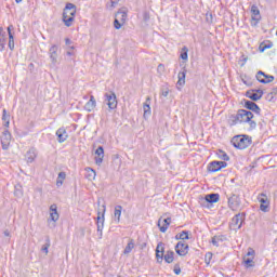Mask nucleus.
<instances>
[{"label":"nucleus","instance_id":"obj_1","mask_svg":"<svg viewBox=\"0 0 277 277\" xmlns=\"http://www.w3.org/2000/svg\"><path fill=\"white\" fill-rule=\"evenodd\" d=\"M77 14V5L68 2L63 11V23L65 27H72L75 23V15Z\"/></svg>","mask_w":277,"mask_h":277},{"label":"nucleus","instance_id":"obj_2","mask_svg":"<svg viewBox=\"0 0 277 277\" xmlns=\"http://www.w3.org/2000/svg\"><path fill=\"white\" fill-rule=\"evenodd\" d=\"M254 118V114L250 110L239 109L236 115L229 117V122L232 127L239 124V122H250Z\"/></svg>","mask_w":277,"mask_h":277},{"label":"nucleus","instance_id":"obj_3","mask_svg":"<svg viewBox=\"0 0 277 277\" xmlns=\"http://www.w3.org/2000/svg\"><path fill=\"white\" fill-rule=\"evenodd\" d=\"M230 142L234 148H238V150H246V148L252 144V138L242 134L234 136Z\"/></svg>","mask_w":277,"mask_h":277},{"label":"nucleus","instance_id":"obj_4","mask_svg":"<svg viewBox=\"0 0 277 277\" xmlns=\"http://www.w3.org/2000/svg\"><path fill=\"white\" fill-rule=\"evenodd\" d=\"M104 103L107 105L109 111L118 109V97L114 91H109L104 94Z\"/></svg>","mask_w":277,"mask_h":277},{"label":"nucleus","instance_id":"obj_5","mask_svg":"<svg viewBox=\"0 0 277 277\" xmlns=\"http://www.w3.org/2000/svg\"><path fill=\"white\" fill-rule=\"evenodd\" d=\"M246 220V213H238L236 214L229 224L230 228L233 230H239L241 228V225L243 224V221Z\"/></svg>","mask_w":277,"mask_h":277},{"label":"nucleus","instance_id":"obj_6","mask_svg":"<svg viewBox=\"0 0 277 277\" xmlns=\"http://www.w3.org/2000/svg\"><path fill=\"white\" fill-rule=\"evenodd\" d=\"M258 200L261 203L260 211H263V213H267V211H269V199L267 198V195H265V193H261L258 196Z\"/></svg>","mask_w":277,"mask_h":277},{"label":"nucleus","instance_id":"obj_7","mask_svg":"<svg viewBox=\"0 0 277 277\" xmlns=\"http://www.w3.org/2000/svg\"><path fill=\"white\" fill-rule=\"evenodd\" d=\"M228 207L232 211H237V209L241 207V199L239 198V195L232 194L228 197Z\"/></svg>","mask_w":277,"mask_h":277},{"label":"nucleus","instance_id":"obj_8","mask_svg":"<svg viewBox=\"0 0 277 277\" xmlns=\"http://www.w3.org/2000/svg\"><path fill=\"white\" fill-rule=\"evenodd\" d=\"M175 252L179 256H187L189 245L185 243V241H179L175 246Z\"/></svg>","mask_w":277,"mask_h":277},{"label":"nucleus","instance_id":"obj_9","mask_svg":"<svg viewBox=\"0 0 277 277\" xmlns=\"http://www.w3.org/2000/svg\"><path fill=\"white\" fill-rule=\"evenodd\" d=\"M12 142V134L9 130H4L1 136L2 150H8L10 148V143Z\"/></svg>","mask_w":277,"mask_h":277},{"label":"nucleus","instance_id":"obj_10","mask_svg":"<svg viewBox=\"0 0 277 277\" xmlns=\"http://www.w3.org/2000/svg\"><path fill=\"white\" fill-rule=\"evenodd\" d=\"M227 166H228V163L225 161L214 160L209 163L208 170H209V172H220V170H222V168H226Z\"/></svg>","mask_w":277,"mask_h":277},{"label":"nucleus","instance_id":"obj_11","mask_svg":"<svg viewBox=\"0 0 277 277\" xmlns=\"http://www.w3.org/2000/svg\"><path fill=\"white\" fill-rule=\"evenodd\" d=\"M256 79L260 83H272L274 81V76L272 75H266L262 70L258 71L256 74Z\"/></svg>","mask_w":277,"mask_h":277},{"label":"nucleus","instance_id":"obj_12","mask_svg":"<svg viewBox=\"0 0 277 277\" xmlns=\"http://www.w3.org/2000/svg\"><path fill=\"white\" fill-rule=\"evenodd\" d=\"M96 225H97L98 239H103V228L105 226V214L104 213L102 214V217H101V212H98Z\"/></svg>","mask_w":277,"mask_h":277},{"label":"nucleus","instance_id":"obj_13","mask_svg":"<svg viewBox=\"0 0 277 277\" xmlns=\"http://www.w3.org/2000/svg\"><path fill=\"white\" fill-rule=\"evenodd\" d=\"M245 107L246 109H249V111H253V114H258V116H261V107H259L256 103L246 100Z\"/></svg>","mask_w":277,"mask_h":277},{"label":"nucleus","instance_id":"obj_14","mask_svg":"<svg viewBox=\"0 0 277 277\" xmlns=\"http://www.w3.org/2000/svg\"><path fill=\"white\" fill-rule=\"evenodd\" d=\"M56 137H57L58 144H64V142L68 140V132L66 131V128H60L56 131Z\"/></svg>","mask_w":277,"mask_h":277},{"label":"nucleus","instance_id":"obj_15","mask_svg":"<svg viewBox=\"0 0 277 277\" xmlns=\"http://www.w3.org/2000/svg\"><path fill=\"white\" fill-rule=\"evenodd\" d=\"M58 50H60V48L56 44L52 45L49 50L50 60H51L53 66H56V64H57V57H58L57 51Z\"/></svg>","mask_w":277,"mask_h":277},{"label":"nucleus","instance_id":"obj_16","mask_svg":"<svg viewBox=\"0 0 277 277\" xmlns=\"http://www.w3.org/2000/svg\"><path fill=\"white\" fill-rule=\"evenodd\" d=\"M163 252H166V249L163 248V242H159L156 248V259L157 263H163Z\"/></svg>","mask_w":277,"mask_h":277},{"label":"nucleus","instance_id":"obj_17","mask_svg":"<svg viewBox=\"0 0 277 277\" xmlns=\"http://www.w3.org/2000/svg\"><path fill=\"white\" fill-rule=\"evenodd\" d=\"M171 222H172L171 217L159 219L158 220V227H159L160 233H166V230H168V226H170Z\"/></svg>","mask_w":277,"mask_h":277},{"label":"nucleus","instance_id":"obj_18","mask_svg":"<svg viewBox=\"0 0 277 277\" xmlns=\"http://www.w3.org/2000/svg\"><path fill=\"white\" fill-rule=\"evenodd\" d=\"M95 155H97V157H95V163L96 166H101L105 157V149L103 148V146L97 147V149L95 150Z\"/></svg>","mask_w":277,"mask_h":277},{"label":"nucleus","instance_id":"obj_19","mask_svg":"<svg viewBox=\"0 0 277 277\" xmlns=\"http://www.w3.org/2000/svg\"><path fill=\"white\" fill-rule=\"evenodd\" d=\"M251 18L255 22V25L259 23V21H261V11L259 10V6H251Z\"/></svg>","mask_w":277,"mask_h":277},{"label":"nucleus","instance_id":"obj_20","mask_svg":"<svg viewBox=\"0 0 277 277\" xmlns=\"http://www.w3.org/2000/svg\"><path fill=\"white\" fill-rule=\"evenodd\" d=\"M50 220L52 222H57L60 220V213H57V205L50 206Z\"/></svg>","mask_w":277,"mask_h":277},{"label":"nucleus","instance_id":"obj_21","mask_svg":"<svg viewBox=\"0 0 277 277\" xmlns=\"http://www.w3.org/2000/svg\"><path fill=\"white\" fill-rule=\"evenodd\" d=\"M85 111H94L96 109V98H94V95L90 96V100L84 105Z\"/></svg>","mask_w":277,"mask_h":277},{"label":"nucleus","instance_id":"obj_22","mask_svg":"<svg viewBox=\"0 0 277 277\" xmlns=\"http://www.w3.org/2000/svg\"><path fill=\"white\" fill-rule=\"evenodd\" d=\"M36 157H38V154L35 148H30L25 155L27 163H34V161H36Z\"/></svg>","mask_w":277,"mask_h":277},{"label":"nucleus","instance_id":"obj_23","mask_svg":"<svg viewBox=\"0 0 277 277\" xmlns=\"http://www.w3.org/2000/svg\"><path fill=\"white\" fill-rule=\"evenodd\" d=\"M205 200H206V202H209L210 205L219 202L220 201V194H215V193L208 194V195H206Z\"/></svg>","mask_w":277,"mask_h":277},{"label":"nucleus","instance_id":"obj_24","mask_svg":"<svg viewBox=\"0 0 277 277\" xmlns=\"http://www.w3.org/2000/svg\"><path fill=\"white\" fill-rule=\"evenodd\" d=\"M12 29H14L13 25H10L8 27V34H9V49L11 51H14V35L12 34Z\"/></svg>","mask_w":277,"mask_h":277},{"label":"nucleus","instance_id":"obj_25","mask_svg":"<svg viewBox=\"0 0 277 277\" xmlns=\"http://www.w3.org/2000/svg\"><path fill=\"white\" fill-rule=\"evenodd\" d=\"M116 18L120 21V23L127 22V9L122 8L116 13Z\"/></svg>","mask_w":277,"mask_h":277},{"label":"nucleus","instance_id":"obj_26","mask_svg":"<svg viewBox=\"0 0 277 277\" xmlns=\"http://www.w3.org/2000/svg\"><path fill=\"white\" fill-rule=\"evenodd\" d=\"M246 96H247V98H250L251 101H254V102L261 101V95L256 94L253 89L247 91Z\"/></svg>","mask_w":277,"mask_h":277},{"label":"nucleus","instance_id":"obj_27","mask_svg":"<svg viewBox=\"0 0 277 277\" xmlns=\"http://www.w3.org/2000/svg\"><path fill=\"white\" fill-rule=\"evenodd\" d=\"M143 109H144V118H146L147 116H150L151 110H150V97L146 98V102L143 105Z\"/></svg>","mask_w":277,"mask_h":277},{"label":"nucleus","instance_id":"obj_28","mask_svg":"<svg viewBox=\"0 0 277 277\" xmlns=\"http://www.w3.org/2000/svg\"><path fill=\"white\" fill-rule=\"evenodd\" d=\"M114 215H115V222L117 224H120V217L122 215V206H116L115 207Z\"/></svg>","mask_w":277,"mask_h":277},{"label":"nucleus","instance_id":"obj_29","mask_svg":"<svg viewBox=\"0 0 277 277\" xmlns=\"http://www.w3.org/2000/svg\"><path fill=\"white\" fill-rule=\"evenodd\" d=\"M186 75H187V70H183V71H180L179 74H177V85H180V87H183V85H185V77H186Z\"/></svg>","mask_w":277,"mask_h":277},{"label":"nucleus","instance_id":"obj_30","mask_svg":"<svg viewBox=\"0 0 277 277\" xmlns=\"http://www.w3.org/2000/svg\"><path fill=\"white\" fill-rule=\"evenodd\" d=\"M64 181H66V172H60L56 180V186L62 187V185H64Z\"/></svg>","mask_w":277,"mask_h":277},{"label":"nucleus","instance_id":"obj_31","mask_svg":"<svg viewBox=\"0 0 277 277\" xmlns=\"http://www.w3.org/2000/svg\"><path fill=\"white\" fill-rule=\"evenodd\" d=\"M219 159H222L223 161H230V157L228 156V154H226V151L219 149L216 153Z\"/></svg>","mask_w":277,"mask_h":277},{"label":"nucleus","instance_id":"obj_32","mask_svg":"<svg viewBox=\"0 0 277 277\" xmlns=\"http://www.w3.org/2000/svg\"><path fill=\"white\" fill-rule=\"evenodd\" d=\"M49 248H51V238L47 236L45 243L41 247V252H44V254H49Z\"/></svg>","mask_w":277,"mask_h":277},{"label":"nucleus","instance_id":"obj_33","mask_svg":"<svg viewBox=\"0 0 277 277\" xmlns=\"http://www.w3.org/2000/svg\"><path fill=\"white\" fill-rule=\"evenodd\" d=\"M164 261L170 264L174 263V251H167L164 254Z\"/></svg>","mask_w":277,"mask_h":277},{"label":"nucleus","instance_id":"obj_34","mask_svg":"<svg viewBox=\"0 0 277 277\" xmlns=\"http://www.w3.org/2000/svg\"><path fill=\"white\" fill-rule=\"evenodd\" d=\"M242 261L245 263V267H247V268L254 267V259L253 258L243 256Z\"/></svg>","mask_w":277,"mask_h":277},{"label":"nucleus","instance_id":"obj_35","mask_svg":"<svg viewBox=\"0 0 277 277\" xmlns=\"http://www.w3.org/2000/svg\"><path fill=\"white\" fill-rule=\"evenodd\" d=\"M133 248H135V242L133 241V239H131V240L128 242V245H127V247H126V249H124V251H123V254H131Z\"/></svg>","mask_w":277,"mask_h":277},{"label":"nucleus","instance_id":"obj_36","mask_svg":"<svg viewBox=\"0 0 277 277\" xmlns=\"http://www.w3.org/2000/svg\"><path fill=\"white\" fill-rule=\"evenodd\" d=\"M187 53H189V49H187V47H183L180 54L181 60H184L185 62H187L189 57Z\"/></svg>","mask_w":277,"mask_h":277},{"label":"nucleus","instance_id":"obj_37","mask_svg":"<svg viewBox=\"0 0 277 277\" xmlns=\"http://www.w3.org/2000/svg\"><path fill=\"white\" fill-rule=\"evenodd\" d=\"M87 172L89 173L87 175V179H89V181H92V180L96 179V171H94V169L87 168Z\"/></svg>","mask_w":277,"mask_h":277},{"label":"nucleus","instance_id":"obj_38","mask_svg":"<svg viewBox=\"0 0 277 277\" xmlns=\"http://www.w3.org/2000/svg\"><path fill=\"white\" fill-rule=\"evenodd\" d=\"M220 241H224V236H214L213 238H212V245H214L216 248H219L220 247Z\"/></svg>","mask_w":277,"mask_h":277},{"label":"nucleus","instance_id":"obj_39","mask_svg":"<svg viewBox=\"0 0 277 277\" xmlns=\"http://www.w3.org/2000/svg\"><path fill=\"white\" fill-rule=\"evenodd\" d=\"M274 47V43L268 42V43H261L260 44V53H264L266 49H272Z\"/></svg>","mask_w":277,"mask_h":277},{"label":"nucleus","instance_id":"obj_40","mask_svg":"<svg viewBox=\"0 0 277 277\" xmlns=\"http://www.w3.org/2000/svg\"><path fill=\"white\" fill-rule=\"evenodd\" d=\"M5 49V35L0 32V51H3Z\"/></svg>","mask_w":277,"mask_h":277},{"label":"nucleus","instance_id":"obj_41","mask_svg":"<svg viewBox=\"0 0 277 277\" xmlns=\"http://www.w3.org/2000/svg\"><path fill=\"white\" fill-rule=\"evenodd\" d=\"M180 238L182 241L189 239V232L183 230L182 233H180Z\"/></svg>","mask_w":277,"mask_h":277},{"label":"nucleus","instance_id":"obj_42","mask_svg":"<svg viewBox=\"0 0 277 277\" xmlns=\"http://www.w3.org/2000/svg\"><path fill=\"white\" fill-rule=\"evenodd\" d=\"M276 95H277V87H276V88H273L272 92H269V93L267 94V98H268L269 101H274V96H276Z\"/></svg>","mask_w":277,"mask_h":277},{"label":"nucleus","instance_id":"obj_43","mask_svg":"<svg viewBox=\"0 0 277 277\" xmlns=\"http://www.w3.org/2000/svg\"><path fill=\"white\" fill-rule=\"evenodd\" d=\"M173 272L176 276H180V274H181V264H179V263L174 264Z\"/></svg>","mask_w":277,"mask_h":277},{"label":"nucleus","instance_id":"obj_44","mask_svg":"<svg viewBox=\"0 0 277 277\" xmlns=\"http://www.w3.org/2000/svg\"><path fill=\"white\" fill-rule=\"evenodd\" d=\"M254 254H255L254 250L252 248H249L245 256H247L248 259H254Z\"/></svg>","mask_w":277,"mask_h":277},{"label":"nucleus","instance_id":"obj_45","mask_svg":"<svg viewBox=\"0 0 277 277\" xmlns=\"http://www.w3.org/2000/svg\"><path fill=\"white\" fill-rule=\"evenodd\" d=\"M2 120H3V122L10 120V115H8V110L6 109L2 110Z\"/></svg>","mask_w":277,"mask_h":277},{"label":"nucleus","instance_id":"obj_46","mask_svg":"<svg viewBox=\"0 0 277 277\" xmlns=\"http://www.w3.org/2000/svg\"><path fill=\"white\" fill-rule=\"evenodd\" d=\"M114 27L115 29H120L122 27V24L120 23L119 19H117V17L114 21Z\"/></svg>","mask_w":277,"mask_h":277},{"label":"nucleus","instance_id":"obj_47","mask_svg":"<svg viewBox=\"0 0 277 277\" xmlns=\"http://www.w3.org/2000/svg\"><path fill=\"white\" fill-rule=\"evenodd\" d=\"M253 90L258 94V96H260V98H263V90L261 89H253Z\"/></svg>","mask_w":277,"mask_h":277},{"label":"nucleus","instance_id":"obj_48","mask_svg":"<svg viewBox=\"0 0 277 277\" xmlns=\"http://www.w3.org/2000/svg\"><path fill=\"white\" fill-rule=\"evenodd\" d=\"M252 129H256V121L250 119V121H247Z\"/></svg>","mask_w":277,"mask_h":277},{"label":"nucleus","instance_id":"obj_49","mask_svg":"<svg viewBox=\"0 0 277 277\" xmlns=\"http://www.w3.org/2000/svg\"><path fill=\"white\" fill-rule=\"evenodd\" d=\"M213 256V254L211 253H207L206 254V263H211V258Z\"/></svg>","mask_w":277,"mask_h":277},{"label":"nucleus","instance_id":"obj_50","mask_svg":"<svg viewBox=\"0 0 277 277\" xmlns=\"http://www.w3.org/2000/svg\"><path fill=\"white\" fill-rule=\"evenodd\" d=\"M169 94H170V91H169V90H163V91L161 92V96H164V97H167Z\"/></svg>","mask_w":277,"mask_h":277},{"label":"nucleus","instance_id":"obj_51","mask_svg":"<svg viewBox=\"0 0 277 277\" xmlns=\"http://www.w3.org/2000/svg\"><path fill=\"white\" fill-rule=\"evenodd\" d=\"M15 196H23V192H21V190L17 189V190L15 192Z\"/></svg>","mask_w":277,"mask_h":277},{"label":"nucleus","instance_id":"obj_52","mask_svg":"<svg viewBox=\"0 0 277 277\" xmlns=\"http://www.w3.org/2000/svg\"><path fill=\"white\" fill-rule=\"evenodd\" d=\"M3 234H4V237H10V230L5 229Z\"/></svg>","mask_w":277,"mask_h":277},{"label":"nucleus","instance_id":"obj_53","mask_svg":"<svg viewBox=\"0 0 277 277\" xmlns=\"http://www.w3.org/2000/svg\"><path fill=\"white\" fill-rule=\"evenodd\" d=\"M111 1V8H114V5H116V3H118V0H110Z\"/></svg>","mask_w":277,"mask_h":277},{"label":"nucleus","instance_id":"obj_54","mask_svg":"<svg viewBox=\"0 0 277 277\" xmlns=\"http://www.w3.org/2000/svg\"><path fill=\"white\" fill-rule=\"evenodd\" d=\"M71 42H72V41H70V39H68V38H67V39H65V44H67V45H68V44H71Z\"/></svg>","mask_w":277,"mask_h":277},{"label":"nucleus","instance_id":"obj_55","mask_svg":"<svg viewBox=\"0 0 277 277\" xmlns=\"http://www.w3.org/2000/svg\"><path fill=\"white\" fill-rule=\"evenodd\" d=\"M161 69H163V64L158 65V70H161Z\"/></svg>","mask_w":277,"mask_h":277},{"label":"nucleus","instance_id":"obj_56","mask_svg":"<svg viewBox=\"0 0 277 277\" xmlns=\"http://www.w3.org/2000/svg\"><path fill=\"white\" fill-rule=\"evenodd\" d=\"M175 239H176V241L181 240V235L177 234V235L175 236Z\"/></svg>","mask_w":277,"mask_h":277},{"label":"nucleus","instance_id":"obj_57","mask_svg":"<svg viewBox=\"0 0 277 277\" xmlns=\"http://www.w3.org/2000/svg\"><path fill=\"white\" fill-rule=\"evenodd\" d=\"M5 123H4V127H10V120H8V121H4Z\"/></svg>","mask_w":277,"mask_h":277},{"label":"nucleus","instance_id":"obj_58","mask_svg":"<svg viewBox=\"0 0 277 277\" xmlns=\"http://www.w3.org/2000/svg\"><path fill=\"white\" fill-rule=\"evenodd\" d=\"M16 1V3H22L23 2V0H15Z\"/></svg>","mask_w":277,"mask_h":277},{"label":"nucleus","instance_id":"obj_59","mask_svg":"<svg viewBox=\"0 0 277 277\" xmlns=\"http://www.w3.org/2000/svg\"><path fill=\"white\" fill-rule=\"evenodd\" d=\"M67 55H69V56L72 55V52L68 51V52H67Z\"/></svg>","mask_w":277,"mask_h":277},{"label":"nucleus","instance_id":"obj_60","mask_svg":"<svg viewBox=\"0 0 277 277\" xmlns=\"http://www.w3.org/2000/svg\"><path fill=\"white\" fill-rule=\"evenodd\" d=\"M261 79H265V77L261 76Z\"/></svg>","mask_w":277,"mask_h":277},{"label":"nucleus","instance_id":"obj_61","mask_svg":"<svg viewBox=\"0 0 277 277\" xmlns=\"http://www.w3.org/2000/svg\"><path fill=\"white\" fill-rule=\"evenodd\" d=\"M70 49L72 50V49H75V47H71Z\"/></svg>","mask_w":277,"mask_h":277},{"label":"nucleus","instance_id":"obj_62","mask_svg":"<svg viewBox=\"0 0 277 277\" xmlns=\"http://www.w3.org/2000/svg\"><path fill=\"white\" fill-rule=\"evenodd\" d=\"M117 277H122V276L118 275Z\"/></svg>","mask_w":277,"mask_h":277},{"label":"nucleus","instance_id":"obj_63","mask_svg":"<svg viewBox=\"0 0 277 277\" xmlns=\"http://www.w3.org/2000/svg\"><path fill=\"white\" fill-rule=\"evenodd\" d=\"M113 1H116V0H113Z\"/></svg>","mask_w":277,"mask_h":277}]
</instances>
